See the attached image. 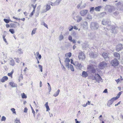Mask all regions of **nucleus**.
<instances>
[{
	"label": "nucleus",
	"instance_id": "nucleus-11",
	"mask_svg": "<svg viewBox=\"0 0 123 123\" xmlns=\"http://www.w3.org/2000/svg\"><path fill=\"white\" fill-rule=\"evenodd\" d=\"M114 56L116 57L118 60L120 59V55L117 52H115L114 53Z\"/></svg>",
	"mask_w": 123,
	"mask_h": 123
},
{
	"label": "nucleus",
	"instance_id": "nucleus-60",
	"mask_svg": "<svg viewBox=\"0 0 123 123\" xmlns=\"http://www.w3.org/2000/svg\"><path fill=\"white\" fill-rule=\"evenodd\" d=\"M75 121L76 123H80V122H79L77 120V119H75Z\"/></svg>",
	"mask_w": 123,
	"mask_h": 123
},
{
	"label": "nucleus",
	"instance_id": "nucleus-20",
	"mask_svg": "<svg viewBox=\"0 0 123 123\" xmlns=\"http://www.w3.org/2000/svg\"><path fill=\"white\" fill-rule=\"evenodd\" d=\"M16 52L17 54H20L23 53V52L21 49H20L17 50L16 51Z\"/></svg>",
	"mask_w": 123,
	"mask_h": 123
},
{
	"label": "nucleus",
	"instance_id": "nucleus-24",
	"mask_svg": "<svg viewBox=\"0 0 123 123\" xmlns=\"http://www.w3.org/2000/svg\"><path fill=\"white\" fill-rule=\"evenodd\" d=\"M119 92L117 95V96L116 97H114V98L116 100H117V99H118L120 97V95H121V92Z\"/></svg>",
	"mask_w": 123,
	"mask_h": 123
},
{
	"label": "nucleus",
	"instance_id": "nucleus-63",
	"mask_svg": "<svg viewBox=\"0 0 123 123\" xmlns=\"http://www.w3.org/2000/svg\"><path fill=\"white\" fill-rule=\"evenodd\" d=\"M87 105V103H86V104H85L83 105V106L84 107H86Z\"/></svg>",
	"mask_w": 123,
	"mask_h": 123
},
{
	"label": "nucleus",
	"instance_id": "nucleus-34",
	"mask_svg": "<svg viewBox=\"0 0 123 123\" xmlns=\"http://www.w3.org/2000/svg\"><path fill=\"white\" fill-rule=\"evenodd\" d=\"M62 0H57L55 2L56 5H58L60 2Z\"/></svg>",
	"mask_w": 123,
	"mask_h": 123
},
{
	"label": "nucleus",
	"instance_id": "nucleus-6",
	"mask_svg": "<svg viewBox=\"0 0 123 123\" xmlns=\"http://www.w3.org/2000/svg\"><path fill=\"white\" fill-rule=\"evenodd\" d=\"M116 100V99L114 97L112 98L111 99L108 101L107 105L108 107H110V105H111L113 103V102Z\"/></svg>",
	"mask_w": 123,
	"mask_h": 123
},
{
	"label": "nucleus",
	"instance_id": "nucleus-55",
	"mask_svg": "<svg viewBox=\"0 0 123 123\" xmlns=\"http://www.w3.org/2000/svg\"><path fill=\"white\" fill-rule=\"evenodd\" d=\"M103 92L107 93V89H105Z\"/></svg>",
	"mask_w": 123,
	"mask_h": 123
},
{
	"label": "nucleus",
	"instance_id": "nucleus-43",
	"mask_svg": "<svg viewBox=\"0 0 123 123\" xmlns=\"http://www.w3.org/2000/svg\"><path fill=\"white\" fill-rule=\"evenodd\" d=\"M68 40L71 41L72 40V36H69L68 37Z\"/></svg>",
	"mask_w": 123,
	"mask_h": 123
},
{
	"label": "nucleus",
	"instance_id": "nucleus-9",
	"mask_svg": "<svg viewBox=\"0 0 123 123\" xmlns=\"http://www.w3.org/2000/svg\"><path fill=\"white\" fill-rule=\"evenodd\" d=\"M107 64L105 62L100 63V69H103L107 67Z\"/></svg>",
	"mask_w": 123,
	"mask_h": 123
},
{
	"label": "nucleus",
	"instance_id": "nucleus-56",
	"mask_svg": "<svg viewBox=\"0 0 123 123\" xmlns=\"http://www.w3.org/2000/svg\"><path fill=\"white\" fill-rule=\"evenodd\" d=\"M32 113H33V114L34 116H35V112L34 110H33L32 111Z\"/></svg>",
	"mask_w": 123,
	"mask_h": 123
},
{
	"label": "nucleus",
	"instance_id": "nucleus-37",
	"mask_svg": "<svg viewBox=\"0 0 123 123\" xmlns=\"http://www.w3.org/2000/svg\"><path fill=\"white\" fill-rule=\"evenodd\" d=\"M38 66L40 70V71L42 72L43 71V66H42L41 65H38Z\"/></svg>",
	"mask_w": 123,
	"mask_h": 123
},
{
	"label": "nucleus",
	"instance_id": "nucleus-23",
	"mask_svg": "<svg viewBox=\"0 0 123 123\" xmlns=\"http://www.w3.org/2000/svg\"><path fill=\"white\" fill-rule=\"evenodd\" d=\"M71 53L70 52L67 53L65 54V56L67 57H71Z\"/></svg>",
	"mask_w": 123,
	"mask_h": 123
},
{
	"label": "nucleus",
	"instance_id": "nucleus-61",
	"mask_svg": "<svg viewBox=\"0 0 123 123\" xmlns=\"http://www.w3.org/2000/svg\"><path fill=\"white\" fill-rule=\"evenodd\" d=\"M71 41L72 42L74 43H76L75 41L74 40H72Z\"/></svg>",
	"mask_w": 123,
	"mask_h": 123
},
{
	"label": "nucleus",
	"instance_id": "nucleus-53",
	"mask_svg": "<svg viewBox=\"0 0 123 123\" xmlns=\"http://www.w3.org/2000/svg\"><path fill=\"white\" fill-rule=\"evenodd\" d=\"M51 3V4H50V5L51 6H55V3H53L52 2H50Z\"/></svg>",
	"mask_w": 123,
	"mask_h": 123
},
{
	"label": "nucleus",
	"instance_id": "nucleus-64",
	"mask_svg": "<svg viewBox=\"0 0 123 123\" xmlns=\"http://www.w3.org/2000/svg\"><path fill=\"white\" fill-rule=\"evenodd\" d=\"M40 87H41L42 86V82L41 81H40Z\"/></svg>",
	"mask_w": 123,
	"mask_h": 123
},
{
	"label": "nucleus",
	"instance_id": "nucleus-62",
	"mask_svg": "<svg viewBox=\"0 0 123 123\" xmlns=\"http://www.w3.org/2000/svg\"><path fill=\"white\" fill-rule=\"evenodd\" d=\"M73 26H71V28L69 30V31H71L72 30H73Z\"/></svg>",
	"mask_w": 123,
	"mask_h": 123
},
{
	"label": "nucleus",
	"instance_id": "nucleus-7",
	"mask_svg": "<svg viewBox=\"0 0 123 123\" xmlns=\"http://www.w3.org/2000/svg\"><path fill=\"white\" fill-rule=\"evenodd\" d=\"M88 10H84L81 11L80 12V13L82 16H84L87 13Z\"/></svg>",
	"mask_w": 123,
	"mask_h": 123
},
{
	"label": "nucleus",
	"instance_id": "nucleus-51",
	"mask_svg": "<svg viewBox=\"0 0 123 123\" xmlns=\"http://www.w3.org/2000/svg\"><path fill=\"white\" fill-rule=\"evenodd\" d=\"M112 8H109L108 9V11L109 12H112Z\"/></svg>",
	"mask_w": 123,
	"mask_h": 123
},
{
	"label": "nucleus",
	"instance_id": "nucleus-18",
	"mask_svg": "<svg viewBox=\"0 0 123 123\" xmlns=\"http://www.w3.org/2000/svg\"><path fill=\"white\" fill-rule=\"evenodd\" d=\"M10 84L11 86L12 87H15L17 86V85L16 84L14 83L13 82H10Z\"/></svg>",
	"mask_w": 123,
	"mask_h": 123
},
{
	"label": "nucleus",
	"instance_id": "nucleus-16",
	"mask_svg": "<svg viewBox=\"0 0 123 123\" xmlns=\"http://www.w3.org/2000/svg\"><path fill=\"white\" fill-rule=\"evenodd\" d=\"M88 74L87 72L85 71L83 72L82 74V76L83 77H86L88 76Z\"/></svg>",
	"mask_w": 123,
	"mask_h": 123
},
{
	"label": "nucleus",
	"instance_id": "nucleus-22",
	"mask_svg": "<svg viewBox=\"0 0 123 123\" xmlns=\"http://www.w3.org/2000/svg\"><path fill=\"white\" fill-rule=\"evenodd\" d=\"M45 106L46 108V111H47L50 110L49 107L48 105V102H47L46 103L45 105Z\"/></svg>",
	"mask_w": 123,
	"mask_h": 123
},
{
	"label": "nucleus",
	"instance_id": "nucleus-14",
	"mask_svg": "<svg viewBox=\"0 0 123 123\" xmlns=\"http://www.w3.org/2000/svg\"><path fill=\"white\" fill-rule=\"evenodd\" d=\"M94 78L96 80L98 81L100 79V76L98 74H96L94 76Z\"/></svg>",
	"mask_w": 123,
	"mask_h": 123
},
{
	"label": "nucleus",
	"instance_id": "nucleus-30",
	"mask_svg": "<svg viewBox=\"0 0 123 123\" xmlns=\"http://www.w3.org/2000/svg\"><path fill=\"white\" fill-rule=\"evenodd\" d=\"M14 122L16 123H21L20 120L17 118H16Z\"/></svg>",
	"mask_w": 123,
	"mask_h": 123
},
{
	"label": "nucleus",
	"instance_id": "nucleus-8",
	"mask_svg": "<svg viewBox=\"0 0 123 123\" xmlns=\"http://www.w3.org/2000/svg\"><path fill=\"white\" fill-rule=\"evenodd\" d=\"M123 48L122 44H120L117 46L116 50L118 52L120 51Z\"/></svg>",
	"mask_w": 123,
	"mask_h": 123
},
{
	"label": "nucleus",
	"instance_id": "nucleus-46",
	"mask_svg": "<svg viewBox=\"0 0 123 123\" xmlns=\"http://www.w3.org/2000/svg\"><path fill=\"white\" fill-rule=\"evenodd\" d=\"M43 25L45 27L47 28V29L48 28L47 25L44 22H43Z\"/></svg>",
	"mask_w": 123,
	"mask_h": 123
},
{
	"label": "nucleus",
	"instance_id": "nucleus-38",
	"mask_svg": "<svg viewBox=\"0 0 123 123\" xmlns=\"http://www.w3.org/2000/svg\"><path fill=\"white\" fill-rule=\"evenodd\" d=\"M9 31L12 34L14 33V30L13 29H10L9 30Z\"/></svg>",
	"mask_w": 123,
	"mask_h": 123
},
{
	"label": "nucleus",
	"instance_id": "nucleus-36",
	"mask_svg": "<svg viewBox=\"0 0 123 123\" xmlns=\"http://www.w3.org/2000/svg\"><path fill=\"white\" fill-rule=\"evenodd\" d=\"M6 35H3V39L4 41L6 43H7V41L6 40V39L5 38V37H6Z\"/></svg>",
	"mask_w": 123,
	"mask_h": 123
},
{
	"label": "nucleus",
	"instance_id": "nucleus-33",
	"mask_svg": "<svg viewBox=\"0 0 123 123\" xmlns=\"http://www.w3.org/2000/svg\"><path fill=\"white\" fill-rule=\"evenodd\" d=\"M11 110L12 111V112L13 114H15L16 113V112L15 111V109L14 108H12L11 109Z\"/></svg>",
	"mask_w": 123,
	"mask_h": 123
},
{
	"label": "nucleus",
	"instance_id": "nucleus-44",
	"mask_svg": "<svg viewBox=\"0 0 123 123\" xmlns=\"http://www.w3.org/2000/svg\"><path fill=\"white\" fill-rule=\"evenodd\" d=\"M94 10V7H92L90 9V12H93Z\"/></svg>",
	"mask_w": 123,
	"mask_h": 123
},
{
	"label": "nucleus",
	"instance_id": "nucleus-49",
	"mask_svg": "<svg viewBox=\"0 0 123 123\" xmlns=\"http://www.w3.org/2000/svg\"><path fill=\"white\" fill-rule=\"evenodd\" d=\"M87 18L89 19H91L92 18V17L91 16L89 15H88L87 17Z\"/></svg>",
	"mask_w": 123,
	"mask_h": 123
},
{
	"label": "nucleus",
	"instance_id": "nucleus-41",
	"mask_svg": "<svg viewBox=\"0 0 123 123\" xmlns=\"http://www.w3.org/2000/svg\"><path fill=\"white\" fill-rule=\"evenodd\" d=\"M37 6V4H36L34 6L33 5H32V6L33 8V10H34V11H35V9Z\"/></svg>",
	"mask_w": 123,
	"mask_h": 123
},
{
	"label": "nucleus",
	"instance_id": "nucleus-21",
	"mask_svg": "<svg viewBox=\"0 0 123 123\" xmlns=\"http://www.w3.org/2000/svg\"><path fill=\"white\" fill-rule=\"evenodd\" d=\"M3 20L7 24L8 23L10 22H12L10 19H7L6 18H4V19Z\"/></svg>",
	"mask_w": 123,
	"mask_h": 123
},
{
	"label": "nucleus",
	"instance_id": "nucleus-39",
	"mask_svg": "<svg viewBox=\"0 0 123 123\" xmlns=\"http://www.w3.org/2000/svg\"><path fill=\"white\" fill-rule=\"evenodd\" d=\"M14 59L15 60V61L17 63H19L20 61L19 59L18 58H15Z\"/></svg>",
	"mask_w": 123,
	"mask_h": 123
},
{
	"label": "nucleus",
	"instance_id": "nucleus-48",
	"mask_svg": "<svg viewBox=\"0 0 123 123\" xmlns=\"http://www.w3.org/2000/svg\"><path fill=\"white\" fill-rule=\"evenodd\" d=\"M28 109L26 107L25 108L24 110V112H26L27 111Z\"/></svg>",
	"mask_w": 123,
	"mask_h": 123
},
{
	"label": "nucleus",
	"instance_id": "nucleus-27",
	"mask_svg": "<svg viewBox=\"0 0 123 123\" xmlns=\"http://www.w3.org/2000/svg\"><path fill=\"white\" fill-rule=\"evenodd\" d=\"M60 91V90L59 89H58L57 92L54 94L53 95L55 97H56L58 95Z\"/></svg>",
	"mask_w": 123,
	"mask_h": 123
},
{
	"label": "nucleus",
	"instance_id": "nucleus-26",
	"mask_svg": "<svg viewBox=\"0 0 123 123\" xmlns=\"http://www.w3.org/2000/svg\"><path fill=\"white\" fill-rule=\"evenodd\" d=\"M21 95L22 98H27V96L24 93L21 94Z\"/></svg>",
	"mask_w": 123,
	"mask_h": 123
},
{
	"label": "nucleus",
	"instance_id": "nucleus-5",
	"mask_svg": "<svg viewBox=\"0 0 123 123\" xmlns=\"http://www.w3.org/2000/svg\"><path fill=\"white\" fill-rule=\"evenodd\" d=\"M109 54L108 53H104L102 54V56L104 57L105 60L108 61L109 60Z\"/></svg>",
	"mask_w": 123,
	"mask_h": 123
},
{
	"label": "nucleus",
	"instance_id": "nucleus-50",
	"mask_svg": "<svg viewBox=\"0 0 123 123\" xmlns=\"http://www.w3.org/2000/svg\"><path fill=\"white\" fill-rule=\"evenodd\" d=\"M47 84L49 86V92H50L51 91V87H50V85H49V83H48Z\"/></svg>",
	"mask_w": 123,
	"mask_h": 123
},
{
	"label": "nucleus",
	"instance_id": "nucleus-45",
	"mask_svg": "<svg viewBox=\"0 0 123 123\" xmlns=\"http://www.w3.org/2000/svg\"><path fill=\"white\" fill-rule=\"evenodd\" d=\"M35 11H34V10H33V11L30 14V16H31L33 15L34 14L35 12Z\"/></svg>",
	"mask_w": 123,
	"mask_h": 123
},
{
	"label": "nucleus",
	"instance_id": "nucleus-35",
	"mask_svg": "<svg viewBox=\"0 0 123 123\" xmlns=\"http://www.w3.org/2000/svg\"><path fill=\"white\" fill-rule=\"evenodd\" d=\"M64 37L63 35H61L59 36V40L60 41H61L63 39Z\"/></svg>",
	"mask_w": 123,
	"mask_h": 123
},
{
	"label": "nucleus",
	"instance_id": "nucleus-59",
	"mask_svg": "<svg viewBox=\"0 0 123 123\" xmlns=\"http://www.w3.org/2000/svg\"><path fill=\"white\" fill-rule=\"evenodd\" d=\"M121 102V101H120L117 104H115V106H117Z\"/></svg>",
	"mask_w": 123,
	"mask_h": 123
},
{
	"label": "nucleus",
	"instance_id": "nucleus-13",
	"mask_svg": "<svg viewBox=\"0 0 123 123\" xmlns=\"http://www.w3.org/2000/svg\"><path fill=\"white\" fill-rule=\"evenodd\" d=\"M75 66H77L79 68H81L82 67V66L80 63H79L78 62H75Z\"/></svg>",
	"mask_w": 123,
	"mask_h": 123
},
{
	"label": "nucleus",
	"instance_id": "nucleus-47",
	"mask_svg": "<svg viewBox=\"0 0 123 123\" xmlns=\"http://www.w3.org/2000/svg\"><path fill=\"white\" fill-rule=\"evenodd\" d=\"M71 63L73 64L74 65H75V62H74V61L72 59H71Z\"/></svg>",
	"mask_w": 123,
	"mask_h": 123
},
{
	"label": "nucleus",
	"instance_id": "nucleus-28",
	"mask_svg": "<svg viewBox=\"0 0 123 123\" xmlns=\"http://www.w3.org/2000/svg\"><path fill=\"white\" fill-rule=\"evenodd\" d=\"M36 55L38 57V58L39 59H40L41 58V55L39 54V53L38 52H36Z\"/></svg>",
	"mask_w": 123,
	"mask_h": 123
},
{
	"label": "nucleus",
	"instance_id": "nucleus-15",
	"mask_svg": "<svg viewBox=\"0 0 123 123\" xmlns=\"http://www.w3.org/2000/svg\"><path fill=\"white\" fill-rule=\"evenodd\" d=\"M10 64L11 65L13 66H14L15 64L14 61L12 58H11L10 60Z\"/></svg>",
	"mask_w": 123,
	"mask_h": 123
},
{
	"label": "nucleus",
	"instance_id": "nucleus-10",
	"mask_svg": "<svg viewBox=\"0 0 123 123\" xmlns=\"http://www.w3.org/2000/svg\"><path fill=\"white\" fill-rule=\"evenodd\" d=\"M46 8L45 10H44L43 11V12H45L49 10L50 9L51 7L50 5H48V4H47L46 6Z\"/></svg>",
	"mask_w": 123,
	"mask_h": 123
},
{
	"label": "nucleus",
	"instance_id": "nucleus-42",
	"mask_svg": "<svg viewBox=\"0 0 123 123\" xmlns=\"http://www.w3.org/2000/svg\"><path fill=\"white\" fill-rule=\"evenodd\" d=\"M6 118L5 117L3 116L2 117L1 119V121H5L6 120Z\"/></svg>",
	"mask_w": 123,
	"mask_h": 123
},
{
	"label": "nucleus",
	"instance_id": "nucleus-54",
	"mask_svg": "<svg viewBox=\"0 0 123 123\" xmlns=\"http://www.w3.org/2000/svg\"><path fill=\"white\" fill-rule=\"evenodd\" d=\"M74 29L76 30H77L78 29V28L75 25H74L73 27Z\"/></svg>",
	"mask_w": 123,
	"mask_h": 123
},
{
	"label": "nucleus",
	"instance_id": "nucleus-4",
	"mask_svg": "<svg viewBox=\"0 0 123 123\" xmlns=\"http://www.w3.org/2000/svg\"><path fill=\"white\" fill-rule=\"evenodd\" d=\"M111 22L110 20L108 19H104L102 22V24L104 25H109L110 24Z\"/></svg>",
	"mask_w": 123,
	"mask_h": 123
},
{
	"label": "nucleus",
	"instance_id": "nucleus-3",
	"mask_svg": "<svg viewBox=\"0 0 123 123\" xmlns=\"http://www.w3.org/2000/svg\"><path fill=\"white\" fill-rule=\"evenodd\" d=\"M111 64L112 66L114 67L117 66L119 64V61L117 59H115L111 61Z\"/></svg>",
	"mask_w": 123,
	"mask_h": 123
},
{
	"label": "nucleus",
	"instance_id": "nucleus-25",
	"mask_svg": "<svg viewBox=\"0 0 123 123\" xmlns=\"http://www.w3.org/2000/svg\"><path fill=\"white\" fill-rule=\"evenodd\" d=\"M12 18L14 19H16V20H21L23 21H24L25 20V18H21V19L19 18L18 19L17 18L15 17L14 16H13Z\"/></svg>",
	"mask_w": 123,
	"mask_h": 123
},
{
	"label": "nucleus",
	"instance_id": "nucleus-2",
	"mask_svg": "<svg viewBox=\"0 0 123 123\" xmlns=\"http://www.w3.org/2000/svg\"><path fill=\"white\" fill-rule=\"evenodd\" d=\"M78 57L79 60H84L86 58V56L85 54L82 52H80L78 54Z\"/></svg>",
	"mask_w": 123,
	"mask_h": 123
},
{
	"label": "nucleus",
	"instance_id": "nucleus-31",
	"mask_svg": "<svg viewBox=\"0 0 123 123\" xmlns=\"http://www.w3.org/2000/svg\"><path fill=\"white\" fill-rule=\"evenodd\" d=\"M36 28H34L33 29L31 33V34L32 35H33L35 33L36 31Z\"/></svg>",
	"mask_w": 123,
	"mask_h": 123
},
{
	"label": "nucleus",
	"instance_id": "nucleus-40",
	"mask_svg": "<svg viewBox=\"0 0 123 123\" xmlns=\"http://www.w3.org/2000/svg\"><path fill=\"white\" fill-rule=\"evenodd\" d=\"M95 10L97 11H99L100 9V6H99L95 8Z\"/></svg>",
	"mask_w": 123,
	"mask_h": 123
},
{
	"label": "nucleus",
	"instance_id": "nucleus-12",
	"mask_svg": "<svg viewBox=\"0 0 123 123\" xmlns=\"http://www.w3.org/2000/svg\"><path fill=\"white\" fill-rule=\"evenodd\" d=\"M8 77L6 76H4L3 77L1 80V81L2 82H5L6 81L8 80Z\"/></svg>",
	"mask_w": 123,
	"mask_h": 123
},
{
	"label": "nucleus",
	"instance_id": "nucleus-17",
	"mask_svg": "<svg viewBox=\"0 0 123 123\" xmlns=\"http://www.w3.org/2000/svg\"><path fill=\"white\" fill-rule=\"evenodd\" d=\"M15 23H12L10 24L12 28H15L17 27L16 24H18V23L16 22H14Z\"/></svg>",
	"mask_w": 123,
	"mask_h": 123
},
{
	"label": "nucleus",
	"instance_id": "nucleus-57",
	"mask_svg": "<svg viewBox=\"0 0 123 123\" xmlns=\"http://www.w3.org/2000/svg\"><path fill=\"white\" fill-rule=\"evenodd\" d=\"M6 27L7 28H8L10 27V25L9 24H6Z\"/></svg>",
	"mask_w": 123,
	"mask_h": 123
},
{
	"label": "nucleus",
	"instance_id": "nucleus-29",
	"mask_svg": "<svg viewBox=\"0 0 123 123\" xmlns=\"http://www.w3.org/2000/svg\"><path fill=\"white\" fill-rule=\"evenodd\" d=\"M69 67H70V69L72 71H74V69L73 66V65H72L71 64H70V66H69Z\"/></svg>",
	"mask_w": 123,
	"mask_h": 123
},
{
	"label": "nucleus",
	"instance_id": "nucleus-58",
	"mask_svg": "<svg viewBox=\"0 0 123 123\" xmlns=\"http://www.w3.org/2000/svg\"><path fill=\"white\" fill-rule=\"evenodd\" d=\"M82 19V18L81 17L80 18H79V19H78L77 20V22H79Z\"/></svg>",
	"mask_w": 123,
	"mask_h": 123
},
{
	"label": "nucleus",
	"instance_id": "nucleus-52",
	"mask_svg": "<svg viewBox=\"0 0 123 123\" xmlns=\"http://www.w3.org/2000/svg\"><path fill=\"white\" fill-rule=\"evenodd\" d=\"M28 69L26 67L24 69V72L26 73V71L27 70H28Z\"/></svg>",
	"mask_w": 123,
	"mask_h": 123
},
{
	"label": "nucleus",
	"instance_id": "nucleus-19",
	"mask_svg": "<svg viewBox=\"0 0 123 123\" xmlns=\"http://www.w3.org/2000/svg\"><path fill=\"white\" fill-rule=\"evenodd\" d=\"M14 70H12V71L10 73H8L7 74V75L9 77H10L11 78H12V74L14 72Z\"/></svg>",
	"mask_w": 123,
	"mask_h": 123
},
{
	"label": "nucleus",
	"instance_id": "nucleus-1",
	"mask_svg": "<svg viewBox=\"0 0 123 123\" xmlns=\"http://www.w3.org/2000/svg\"><path fill=\"white\" fill-rule=\"evenodd\" d=\"M87 69L88 70H91L92 73H95L96 71L99 72L97 67L96 66H94L93 65L88 66Z\"/></svg>",
	"mask_w": 123,
	"mask_h": 123
},
{
	"label": "nucleus",
	"instance_id": "nucleus-32",
	"mask_svg": "<svg viewBox=\"0 0 123 123\" xmlns=\"http://www.w3.org/2000/svg\"><path fill=\"white\" fill-rule=\"evenodd\" d=\"M70 62V59L68 58H66L65 61V62L66 63H69Z\"/></svg>",
	"mask_w": 123,
	"mask_h": 123
}]
</instances>
